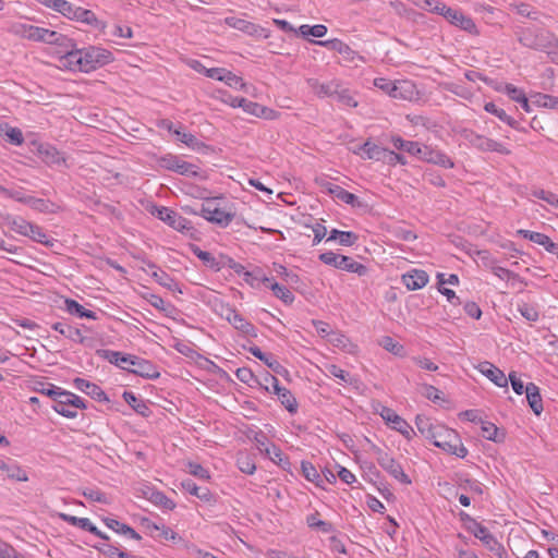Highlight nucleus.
Segmentation results:
<instances>
[{
	"label": "nucleus",
	"instance_id": "c85d7f7f",
	"mask_svg": "<svg viewBox=\"0 0 558 558\" xmlns=\"http://www.w3.org/2000/svg\"><path fill=\"white\" fill-rule=\"evenodd\" d=\"M124 401L138 414L142 416H149L150 411L149 407L146 402L140 398H137L132 391L123 392Z\"/></svg>",
	"mask_w": 558,
	"mask_h": 558
},
{
	"label": "nucleus",
	"instance_id": "6e6552de",
	"mask_svg": "<svg viewBox=\"0 0 558 558\" xmlns=\"http://www.w3.org/2000/svg\"><path fill=\"white\" fill-rule=\"evenodd\" d=\"M459 135L473 148L482 153H498L500 155H510L511 150L502 143L487 137L483 134H478L471 129H462L459 131Z\"/></svg>",
	"mask_w": 558,
	"mask_h": 558
},
{
	"label": "nucleus",
	"instance_id": "ddd939ff",
	"mask_svg": "<svg viewBox=\"0 0 558 558\" xmlns=\"http://www.w3.org/2000/svg\"><path fill=\"white\" fill-rule=\"evenodd\" d=\"M377 462L378 464L387 471L391 476L403 484H410L411 480L403 472L402 466L399 462H397L389 453L377 449Z\"/></svg>",
	"mask_w": 558,
	"mask_h": 558
},
{
	"label": "nucleus",
	"instance_id": "58836bf2",
	"mask_svg": "<svg viewBox=\"0 0 558 558\" xmlns=\"http://www.w3.org/2000/svg\"><path fill=\"white\" fill-rule=\"evenodd\" d=\"M339 240V243L344 246H352L357 241L359 236L351 231H340L332 229L327 241Z\"/></svg>",
	"mask_w": 558,
	"mask_h": 558
},
{
	"label": "nucleus",
	"instance_id": "bb28decb",
	"mask_svg": "<svg viewBox=\"0 0 558 558\" xmlns=\"http://www.w3.org/2000/svg\"><path fill=\"white\" fill-rule=\"evenodd\" d=\"M484 109L486 112L496 116L499 120L507 123L510 128L525 132V129L522 128L517 120L508 116L504 109L498 108L494 102H486Z\"/></svg>",
	"mask_w": 558,
	"mask_h": 558
},
{
	"label": "nucleus",
	"instance_id": "f03ea898",
	"mask_svg": "<svg viewBox=\"0 0 558 558\" xmlns=\"http://www.w3.org/2000/svg\"><path fill=\"white\" fill-rule=\"evenodd\" d=\"M37 392L45 395L51 399V408L60 415L65 417H74L76 409L86 408L83 399L78 396L62 390L52 384H46L37 380Z\"/></svg>",
	"mask_w": 558,
	"mask_h": 558
},
{
	"label": "nucleus",
	"instance_id": "de8ad7c7",
	"mask_svg": "<svg viewBox=\"0 0 558 558\" xmlns=\"http://www.w3.org/2000/svg\"><path fill=\"white\" fill-rule=\"evenodd\" d=\"M53 329L74 341H83L81 330L75 327L62 323H57L53 325Z\"/></svg>",
	"mask_w": 558,
	"mask_h": 558
},
{
	"label": "nucleus",
	"instance_id": "39448f33",
	"mask_svg": "<svg viewBox=\"0 0 558 558\" xmlns=\"http://www.w3.org/2000/svg\"><path fill=\"white\" fill-rule=\"evenodd\" d=\"M518 40L524 47L555 53L558 47L557 37L549 31L536 27H525L518 33Z\"/></svg>",
	"mask_w": 558,
	"mask_h": 558
},
{
	"label": "nucleus",
	"instance_id": "37998d69",
	"mask_svg": "<svg viewBox=\"0 0 558 558\" xmlns=\"http://www.w3.org/2000/svg\"><path fill=\"white\" fill-rule=\"evenodd\" d=\"M153 278L162 287L171 290V291H179L182 292L179 289L178 282L174 281L173 278H171L166 271L162 269H157L151 272Z\"/></svg>",
	"mask_w": 558,
	"mask_h": 558
},
{
	"label": "nucleus",
	"instance_id": "c756f323",
	"mask_svg": "<svg viewBox=\"0 0 558 558\" xmlns=\"http://www.w3.org/2000/svg\"><path fill=\"white\" fill-rule=\"evenodd\" d=\"M531 102L539 108L558 110V97L548 94L533 93L531 94Z\"/></svg>",
	"mask_w": 558,
	"mask_h": 558
},
{
	"label": "nucleus",
	"instance_id": "49530a36",
	"mask_svg": "<svg viewBox=\"0 0 558 558\" xmlns=\"http://www.w3.org/2000/svg\"><path fill=\"white\" fill-rule=\"evenodd\" d=\"M302 473L305 476V478L310 482L316 483L317 486H322V476L317 472L316 468L313 465V463L308 461H302L301 463Z\"/></svg>",
	"mask_w": 558,
	"mask_h": 558
},
{
	"label": "nucleus",
	"instance_id": "e2e57ef3",
	"mask_svg": "<svg viewBox=\"0 0 558 558\" xmlns=\"http://www.w3.org/2000/svg\"><path fill=\"white\" fill-rule=\"evenodd\" d=\"M186 466H187V471L190 474H192L198 478H202V480L209 478V472L205 468H203L199 463L190 461V462H187Z\"/></svg>",
	"mask_w": 558,
	"mask_h": 558
},
{
	"label": "nucleus",
	"instance_id": "9b49d317",
	"mask_svg": "<svg viewBox=\"0 0 558 558\" xmlns=\"http://www.w3.org/2000/svg\"><path fill=\"white\" fill-rule=\"evenodd\" d=\"M183 210L187 214L201 215L209 222L217 223L220 227L229 226L234 217L233 214L227 213L217 206L211 207L210 205H203L199 211L194 210L190 206L183 207Z\"/></svg>",
	"mask_w": 558,
	"mask_h": 558
},
{
	"label": "nucleus",
	"instance_id": "680f3d73",
	"mask_svg": "<svg viewBox=\"0 0 558 558\" xmlns=\"http://www.w3.org/2000/svg\"><path fill=\"white\" fill-rule=\"evenodd\" d=\"M497 90L506 93L513 101L517 102L520 100L522 96L525 95V93L522 89L515 87L510 83H506L504 87L497 88Z\"/></svg>",
	"mask_w": 558,
	"mask_h": 558
},
{
	"label": "nucleus",
	"instance_id": "4d7b16f0",
	"mask_svg": "<svg viewBox=\"0 0 558 558\" xmlns=\"http://www.w3.org/2000/svg\"><path fill=\"white\" fill-rule=\"evenodd\" d=\"M534 243H537L545 247V250L558 257V243H555L546 234L535 235Z\"/></svg>",
	"mask_w": 558,
	"mask_h": 558
},
{
	"label": "nucleus",
	"instance_id": "f704fd0d",
	"mask_svg": "<svg viewBox=\"0 0 558 558\" xmlns=\"http://www.w3.org/2000/svg\"><path fill=\"white\" fill-rule=\"evenodd\" d=\"M311 41L313 44L323 46L329 50L337 51L340 54L349 56V54L353 53V50L349 47V45H347L345 43H343L342 40L337 39V38L329 39V40H311Z\"/></svg>",
	"mask_w": 558,
	"mask_h": 558
},
{
	"label": "nucleus",
	"instance_id": "f257e3e1",
	"mask_svg": "<svg viewBox=\"0 0 558 558\" xmlns=\"http://www.w3.org/2000/svg\"><path fill=\"white\" fill-rule=\"evenodd\" d=\"M113 60L112 52L101 47L88 46L81 49L71 47L61 66L70 71L89 73L111 63Z\"/></svg>",
	"mask_w": 558,
	"mask_h": 558
},
{
	"label": "nucleus",
	"instance_id": "0e129e2a",
	"mask_svg": "<svg viewBox=\"0 0 558 558\" xmlns=\"http://www.w3.org/2000/svg\"><path fill=\"white\" fill-rule=\"evenodd\" d=\"M215 311L229 323L236 312L233 307H231L229 304H225L222 301L216 302Z\"/></svg>",
	"mask_w": 558,
	"mask_h": 558
},
{
	"label": "nucleus",
	"instance_id": "f3484780",
	"mask_svg": "<svg viewBox=\"0 0 558 558\" xmlns=\"http://www.w3.org/2000/svg\"><path fill=\"white\" fill-rule=\"evenodd\" d=\"M142 525L147 530V532L150 534V536L157 538V539H165V541H177L181 539V537L172 531L170 527L161 524L158 525L157 523L150 521L149 519H143Z\"/></svg>",
	"mask_w": 558,
	"mask_h": 558
},
{
	"label": "nucleus",
	"instance_id": "20e7f679",
	"mask_svg": "<svg viewBox=\"0 0 558 558\" xmlns=\"http://www.w3.org/2000/svg\"><path fill=\"white\" fill-rule=\"evenodd\" d=\"M417 432L433 441V444L446 450L452 449V442L458 441V435L452 428H448L439 421H413Z\"/></svg>",
	"mask_w": 558,
	"mask_h": 558
},
{
	"label": "nucleus",
	"instance_id": "9d476101",
	"mask_svg": "<svg viewBox=\"0 0 558 558\" xmlns=\"http://www.w3.org/2000/svg\"><path fill=\"white\" fill-rule=\"evenodd\" d=\"M469 530L478 538L490 551L495 553L499 558H507L508 554L496 537L488 531V529L475 520H471Z\"/></svg>",
	"mask_w": 558,
	"mask_h": 558
},
{
	"label": "nucleus",
	"instance_id": "412c9836",
	"mask_svg": "<svg viewBox=\"0 0 558 558\" xmlns=\"http://www.w3.org/2000/svg\"><path fill=\"white\" fill-rule=\"evenodd\" d=\"M445 17L453 25L459 26L461 29L473 33L476 29L475 23L469 16L463 15L462 12L451 9L445 11Z\"/></svg>",
	"mask_w": 558,
	"mask_h": 558
},
{
	"label": "nucleus",
	"instance_id": "a18cd8bd",
	"mask_svg": "<svg viewBox=\"0 0 558 558\" xmlns=\"http://www.w3.org/2000/svg\"><path fill=\"white\" fill-rule=\"evenodd\" d=\"M264 454L282 469L290 465L289 459L283 454L281 449L274 444L269 446V453Z\"/></svg>",
	"mask_w": 558,
	"mask_h": 558
},
{
	"label": "nucleus",
	"instance_id": "72a5a7b5",
	"mask_svg": "<svg viewBox=\"0 0 558 558\" xmlns=\"http://www.w3.org/2000/svg\"><path fill=\"white\" fill-rule=\"evenodd\" d=\"M0 470L5 472L9 478L16 481H27L28 477L24 470H22L14 461L0 460Z\"/></svg>",
	"mask_w": 558,
	"mask_h": 558
},
{
	"label": "nucleus",
	"instance_id": "bf43d9fd",
	"mask_svg": "<svg viewBox=\"0 0 558 558\" xmlns=\"http://www.w3.org/2000/svg\"><path fill=\"white\" fill-rule=\"evenodd\" d=\"M327 372L331 376H335L347 384H352V381H353L352 377L350 376V374L348 372L343 371L342 368H340L339 366H337L335 364L328 365Z\"/></svg>",
	"mask_w": 558,
	"mask_h": 558
},
{
	"label": "nucleus",
	"instance_id": "b1692460",
	"mask_svg": "<svg viewBox=\"0 0 558 558\" xmlns=\"http://www.w3.org/2000/svg\"><path fill=\"white\" fill-rule=\"evenodd\" d=\"M391 90L395 99L411 100L416 95L414 83L408 80L395 82Z\"/></svg>",
	"mask_w": 558,
	"mask_h": 558
},
{
	"label": "nucleus",
	"instance_id": "4c0bfd02",
	"mask_svg": "<svg viewBox=\"0 0 558 558\" xmlns=\"http://www.w3.org/2000/svg\"><path fill=\"white\" fill-rule=\"evenodd\" d=\"M385 423L389 428L399 432L408 440L416 435L414 426L409 424L408 421H385Z\"/></svg>",
	"mask_w": 558,
	"mask_h": 558
},
{
	"label": "nucleus",
	"instance_id": "dca6fc26",
	"mask_svg": "<svg viewBox=\"0 0 558 558\" xmlns=\"http://www.w3.org/2000/svg\"><path fill=\"white\" fill-rule=\"evenodd\" d=\"M418 158L434 165L441 166L446 169L453 168L454 163L445 153L433 149L429 146H422Z\"/></svg>",
	"mask_w": 558,
	"mask_h": 558
},
{
	"label": "nucleus",
	"instance_id": "0eeeda50",
	"mask_svg": "<svg viewBox=\"0 0 558 558\" xmlns=\"http://www.w3.org/2000/svg\"><path fill=\"white\" fill-rule=\"evenodd\" d=\"M37 41L47 45L43 50L56 56L60 61V65L69 49L75 47V43L68 36L44 27H37Z\"/></svg>",
	"mask_w": 558,
	"mask_h": 558
},
{
	"label": "nucleus",
	"instance_id": "5fc2aeb1",
	"mask_svg": "<svg viewBox=\"0 0 558 558\" xmlns=\"http://www.w3.org/2000/svg\"><path fill=\"white\" fill-rule=\"evenodd\" d=\"M253 441H255L256 448L262 454L269 453V446L271 445V442L269 441L267 434L265 432L258 430L254 433Z\"/></svg>",
	"mask_w": 558,
	"mask_h": 558
},
{
	"label": "nucleus",
	"instance_id": "1a4fd4ad",
	"mask_svg": "<svg viewBox=\"0 0 558 558\" xmlns=\"http://www.w3.org/2000/svg\"><path fill=\"white\" fill-rule=\"evenodd\" d=\"M318 258L322 263L337 269L354 272L359 276H365L367 274V267L365 265L357 263L352 257L345 255H339L329 251L322 253Z\"/></svg>",
	"mask_w": 558,
	"mask_h": 558
},
{
	"label": "nucleus",
	"instance_id": "2eb2a0df",
	"mask_svg": "<svg viewBox=\"0 0 558 558\" xmlns=\"http://www.w3.org/2000/svg\"><path fill=\"white\" fill-rule=\"evenodd\" d=\"M37 155L46 165L50 167L66 166L65 157L54 146L50 144L37 145Z\"/></svg>",
	"mask_w": 558,
	"mask_h": 558
},
{
	"label": "nucleus",
	"instance_id": "3c124183",
	"mask_svg": "<svg viewBox=\"0 0 558 558\" xmlns=\"http://www.w3.org/2000/svg\"><path fill=\"white\" fill-rule=\"evenodd\" d=\"M278 399L291 414H294L296 412L298 403L289 389H282L281 393H279Z\"/></svg>",
	"mask_w": 558,
	"mask_h": 558
},
{
	"label": "nucleus",
	"instance_id": "5701e85b",
	"mask_svg": "<svg viewBox=\"0 0 558 558\" xmlns=\"http://www.w3.org/2000/svg\"><path fill=\"white\" fill-rule=\"evenodd\" d=\"M480 372L489 378L498 387H507L508 378L498 367L489 362H483L478 366Z\"/></svg>",
	"mask_w": 558,
	"mask_h": 558
},
{
	"label": "nucleus",
	"instance_id": "69168bd1",
	"mask_svg": "<svg viewBox=\"0 0 558 558\" xmlns=\"http://www.w3.org/2000/svg\"><path fill=\"white\" fill-rule=\"evenodd\" d=\"M519 312L529 322H536L539 317L538 312L532 305L526 303L519 306Z\"/></svg>",
	"mask_w": 558,
	"mask_h": 558
},
{
	"label": "nucleus",
	"instance_id": "13d9d810",
	"mask_svg": "<svg viewBox=\"0 0 558 558\" xmlns=\"http://www.w3.org/2000/svg\"><path fill=\"white\" fill-rule=\"evenodd\" d=\"M380 345L387 351L393 353L395 355H401L403 352V345L396 342L391 337H384L380 341Z\"/></svg>",
	"mask_w": 558,
	"mask_h": 558
},
{
	"label": "nucleus",
	"instance_id": "aec40b11",
	"mask_svg": "<svg viewBox=\"0 0 558 558\" xmlns=\"http://www.w3.org/2000/svg\"><path fill=\"white\" fill-rule=\"evenodd\" d=\"M353 153L356 155H361L363 153L364 155H362V157L366 159L381 160L386 158L388 149L380 147L371 141H366L363 145L354 148Z\"/></svg>",
	"mask_w": 558,
	"mask_h": 558
},
{
	"label": "nucleus",
	"instance_id": "338daca9",
	"mask_svg": "<svg viewBox=\"0 0 558 558\" xmlns=\"http://www.w3.org/2000/svg\"><path fill=\"white\" fill-rule=\"evenodd\" d=\"M277 274L282 276L287 282L298 283L300 278L296 274L289 271L284 266L274 264Z\"/></svg>",
	"mask_w": 558,
	"mask_h": 558
},
{
	"label": "nucleus",
	"instance_id": "c03bdc74",
	"mask_svg": "<svg viewBox=\"0 0 558 558\" xmlns=\"http://www.w3.org/2000/svg\"><path fill=\"white\" fill-rule=\"evenodd\" d=\"M191 251L204 263V265L214 270H220V265L211 253L203 251L194 244L191 245Z\"/></svg>",
	"mask_w": 558,
	"mask_h": 558
},
{
	"label": "nucleus",
	"instance_id": "ea45409f",
	"mask_svg": "<svg viewBox=\"0 0 558 558\" xmlns=\"http://www.w3.org/2000/svg\"><path fill=\"white\" fill-rule=\"evenodd\" d=\"M230 324L234 326L235 329L242 331L244 335L256 337V328L247 322L245 318L242 317L241 314L238 312L234 313L233 317L230 320Z\"/></svg>",
	"mask_w": 558,
	"mask_h": 558
},
{
	"label": "nucleus",
	"instance_id": "a19ab883",
	"mask_svg": "<svg viewBox=\"0 0 558 558\" xmlns=\"http://www.w3.org/2000/svg\"><path fill=\"white\" fill-rule=\"evenodd\" d=\"M306 523H307L308 527L318 530L325 534H328L333 531V525L330 522L323 521L319 519L318 511L307 515Z\"/></svg>",
	"mask_w": 558,
	"mask_h": 558
},
{
	"label": "nucleus",
	"instance_id": "cd10ccee",
	"mask_svg": "<svg viewBox=\"0 0 558 558\" xmlns=\"http://www.w3.org/2000/svg\"><path fill=\"white\" fill-rule=\"evenodd\" d=\"M525 395L529 405L533 410L534 414L541 415L543 411V403L539 393V388L535 384L529 383L525 387Z\"/></svg>",
	"mask_w": 558,
	"mask_h": 558
},
{
	"label": "nucleus",
	"instance_id": "7c9ffc66",
	"mask_svg": "<svg viewBox=\"0 0 558 558\" xmlns=\"http://www.w3.org/2000/svg\"><path fill=\"white\" fill-rule=\"evenodd\" d=\"M182 487L189 492L191 495L196 496L203 501L211 502L214 501V495L206 487L197 486L193 481L186 480L182 483Z\"/></svg>",
	"mask_w": 558,
	"mask_h": 558
},
{
	"label": "nucleus",
	"instance_id": "a211bd4d",
	"mask_svg": "<svg viewBox=\"0 0 558 558\" xmlns=\"http://www.w3.org/2000/svg\"><path fill=\"white\" fill-rule=\"evenodd\" d=\"M428 275L425 270L413 269L402 275V283L411 291L420 290L428 283Z\"/></svg>",
	"mask_w": 558,
	"mask_h": 558
},
{
	"label": "nucleus",
	"instance_id": "79ce46f5",
	"mask_svg": "<svg viewBox=\"0 0 558 558\" xmlns=\"http://www.w3.org/2000/svg\"><path fill=\"white\" fill-rule=\"evenodd\" d=\"M65 306H66V311L71 315H76L81 318L86 317V318H90V319H96L95 312L84 308L80 303H77L74 300L66 299Z\"/></svg>",
	"mask_w": 558,
	"mask_h": 558
},
{
	"label": "nucleus",
	"instance_id": "4468645a",
	"mask_svg": "<svg viewBox=\"0 0 558 558\" xmlns=\"http://www.w3.org/2000/svg\"><path fill=\"white\" fill-rule=\"evenodd\" d=\"M160 167L174 171L183 175L197 177L198 168L190 162H186L177 156L168 155L159 160Z\"/></svg>",
	"mask_w": 558,
	"mask_h": 558
},
{
	"label": "nucleus",
	"instance_id": "423d86ee",
	"mask_svg": "<svg viewBox=\"0 0 558 558\" xmlns=\"http://www.w3.org/2000/svg\"><path fill=\"white\" fill-rule=\"evenodd\" d=\"M37 2L62 14L64 17L97 27L99 21L96 14L87 9L75 7L66 0H37Z\"/></svg>",
	"mask_w": 558,
	"mask_h": 558
},
{
	"label": "nucleus",
	"instance_id": "603ef678",
	"mask_svg": "<svg viewBox=\"0 0 558 558\" xmlns=\"http://www.w3.org/2000/svg\"><path fill=\"white\" fill-rule=\"evenodd\" d=\"M221 82L235 89L245 90L246 88V83L242 80V77L235 75L229 70H226V74H223Z\"/></svg>",
	"mask_w": 558,
	"mask_h": 558
},
{
	"label": "nucleus",
	"instance_id": "774afa93",
	"mask_svg": "<svg viewBox=\"0 0 558 558\" xmlns=\"http://www.w3.org/2000/svg\"><path fill=\"white\" fill-rule=\"evenodd\" d=\"M533 195L539 199H543L547 202L550 205L557 206L558 205V195L547 192L544 190H537L533 192Z\"/></svg>",
	"mask_w": 558,
	"mask_h": 558
},
{
	"label": "nucleus",
	"instance_id": "393cba45",
	"mask_svg": "<svg viewBox=\"0 0 558 558\" xmlns=\"http://www.w3.org/2000/svg\"><path fill=\"white\" fill-rule=\"evenodd\" d=\"M74 386L85 392L86 395L90 396L93 399L95 400H107V396L105 393V391L99 387L97 386L96 384L94 383H90L84 378H75L74 379Z\"/></svg>",
	"mask_w": 558,
	"mask_h": 558
},
{
	"label": "nucleus",
	"instance_id": "2f4dec72",
	"mask_svg": "<svg viewBox=\"0 0 558 558\" xmlns=\"http://www.w3.org/2000/svg\"><path fill=\"white\" fill-rule=\"evenodd\" d=\"M236 465L245 474H253L256 471L254 456L247 451H239L236 454Z\"/></svg>",
	"mask_w": 558,
	"mask_h": 558
},
{
	"label": "nucleus",
	"instance_id": "8fccbe9b",
	"mask_svg": "<svg viewBox=\"0 0 558 558\" xmlns=\"http://www.w3.org/2000/svg\"><path fill=\"white\" fill-rule=\"evenodd\" d=\"M333 96H336L337 100L344 106L352 108H355L357 106V101L354 100L350 90L348 88H342L339 82L337 85V92L335 93Z\"/></svg>",
	"mask_w": 558,
	"mask_h": 558
},
{
	"label": "nucleus",
	"instance_id": "052dcab7",
	"mask_svg": "<svg viewBox=\"0 0 558 558\" xmlns=\"http://www.w3.org/2000/svg\"><path fill=\"white\" fill-rule=\"evenodd\" d=\"M0 192L8 196V197H11L13 199H16L19 202H28L32 199V196H25L23 191L21 189H8V187H0Z\"/></svg>",
	"mask_w": 558,
	"mask_h": 558
},
{
	"label": "nucleus",
	"instance_id": "e433bc0d",
	"mask_svg": "<svg viewBox=\"0 0 558 558\" xmlns=\"http://www.w3.org/2000/svg\"><path fill=\"white\" fill-rule=\"evenodd\" d=\"M392 145L399 150H404L413 156H417L421 153L422 145L417 142L405 141L400 136H393L391 138Z\"/></svg>",
	"mask_w": 558,
	"mask_h": 558
},
{
	"label": "nucleus",
	"instance_id": "864d4df0",
	"mask_svg": "<svg viewBox=\"0 0 558 558\" xmlns=\"http://www.w3.org/2000/svg\"><path fill=\"white\" fill-rule=\"evenodd\" d=\"M331 195L337 197L338 199L342 201L345 204L354 206L357 202V196H355L353 193H350L342 189L341 186L337 185L333 190H331Z\"/></svg>",
	"mask_w": 558,
	"mask_h": 558
},
{
	"label": "nucleus",
	"instance_id": "a878e982",
	"mask_svg": "<svg viewBox=\"0 0 558 558\" xmlns=\"http://www.w3.org/2000/svg\"><path fill=\"white\" fill-rule=\"evenodd\" d=\"M481 424L482 436L495 442H501L506 438V430L497 427L493 421H478Z\"/></svg>",
	"mask_w": 558,
	"mask_h": 558
},
{
	"label": "nucleus",
	"instance_id": "09e8293b",
	"mask_svg": "<svg viewBox=\"0 0 558 558\" xmlns=\"http://www.w3.org/2000/svg\"><path fill=\"white\" fill-rule=\"evenodd\" d=\"M270 289L274 292V294L280 299L284 304L290 305L294 301L293 293L286 288L284 286H281L279 283H271Z\"/></svg>",
	"mask_w": 558,
	"mask_h": 558
},
{
	"label": "nucleus",
	"instance_id": "7ed1b4c3",
	"mask_svg": "<svg viewBox=\"0 0 558 558\" xmlns=\"http://www.w3.org/2000/svg\"><path fill=\"white\" fill-rule=\"evenodd\" d=\"M102 356L106 357L110 363L135 375L145 378L159 377L157 367L148 360L111 350H104Z\"/></svg>",
	"mask_w": 558,
	"mask_h": 558
},
{
	"label": "nucleus",
	"instance_id": "4be33fe9",
	"mask_svg": "<svg viewBox=\"0 0 558 558\" xmlns=\"http://www.w3.org/2000/svg\"><path fill=\"white\" fill-rule=\"evenodd\" d=\"M306 83L313 93L319 98L332 97L337 92L338 81L320 83L317 78L310 77L306 80Z\"/></svg>",
	"mask_w": 558,
	"mask_h": 558
},
{
	"label": "nucleus",
	"instance_id": "6e6d98bb",
	"mask_svg": "<svg viewBox=\"0 0 558 558\" xmlns=\"http://www.w3.org/2000/svg\"><path fill=\"white\" fill-rule=\"evenodd\" d=\"M37 243L46 245L47 247L51 248L53 253H58V250L62 247V244L58 240L49 238L47 234L43 233L38 228Z\"/></svg>",
	"mask_w": 558,
	"mask_h": 558
},
{
	"label": "nucleus",
	"instance_id": "f8f14e48",
	"mask_svg": "<svg viewBox=\"0 0 558 558\" xmlns=\"http://www.w3.org/2000/svg\"><path fill=\"white\" fill-rule=\"evenodd\" d=\"M156 215L158 219H160L171 228L182 233L191 234V236H193L192 231L194 229L191 222L186 218L180 216L177 211L168 207H159L156 209Z\"/></svg>",
	"mask_w": 558,
	"mask_h": 558
},
{
	"label": "nucleus",
	"instance_id": "473e14b6",
	"mask_svg": "<svg viewBox=\"0 0 558 558\" xmlns=\"http://www.w3.org/2000/svg\"><path fill=\"white\" fill-rule=\"evenodd\" d=\"M144 495L148 500H150L155 505L161 506L167 510H172L175 507V504L161 492L147 488L144 492Z\"/></svg>",
	"mask_w": 558,
	"mask_h": 558
},
{
	"label": "nucleus",
	"instance_id": "c9c22d12",
	"mask_svg": "<svg viewBox=\"0 0 558 558\" xmlns=\"http://www.w3.org/2000/svg\"><path fill=\"white\" fill-rule=\"evenodd\" d=\"M60 518L70 523L71 525L78 526L80 529L84 531H88L90 533H99V530L97 526H95L89 519L87 518H77L74 515L61 513Z\"/></svg>",
	"mask_w": 558,
	"mask_h": 558
},
{
	"label": "nucleus",
	"instance_id": "6ab92c4d",
	"mask_svg": "<svg viewBox=\"0 0 558 558\" xmlns=\"http://www.w3.org/2000/svg\"><path fill=\"white\" fill-rule=\"evenodd\" d=\"M243 104H244L243 110L246 113L255 116L257 118H263L266 120H276L280 116L278 111H276L269 107L263 106L258 102L251 101L248 99H246V101H243Z\"/></svg>",
	"mask_w": 558,
	"mask_h": 558
}]
</instances>
